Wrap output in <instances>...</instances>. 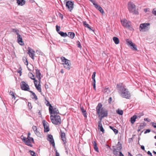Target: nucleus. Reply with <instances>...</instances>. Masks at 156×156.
Wrapping results in <instances>:
<instances>
[{
  "mask_svg": "<svg viewBox=\"0 0 156 156\" xmlns=\"http://www.w3.org/2000/svg\"><path fill=\"white\" fill-rule=\"evenodd\" d=\"M116 89L120 95L123 98L129 99L131 97V94L126 86L122 83L117 84Z\"/></svg>",
  "mask_w": 156,
  "mask_h": 156,
  "instance_id": "nucleus-1",
  "label": "nucleus"
},
{
  "mask_svg": "<svg viewBox=\"0 0 156 156\" xmlns=\"http://www.w3.org/2000/svg\"><path fill=\"white\" fill-rule=\"evenodd\" d=\"M108 114V111L105 108L102 107L101 103L98 104V115L101 121L104 117H106Z\"/></svg>",
  "mask_w": 156,
  "mask_h": 156,
  "instance_id": "nucleus-2",
  "label": "nucleus"
},
{
  "mask_svg": "<svg viewBox=\"0 0 156 156\" xmlns=\"http://www.w3.org/2000/svg\"><path fill=\"white\" fill-rule=\"evenodd\" d=\"M127 7L129 12L133 15H137L139 14L138 9L136 8V6L133 2H129L127 4Z\"/></svg>",
  "mask_w": 156,
  "mask_h": 156,
  "instance_id": "nucleus-3",
  "label": "nucleus"
},
{
  "mask_svg": "<svg viewBox=\"0 0 156 156\" xmlns=\"http://www.w3.org/2000/svg\"><path fill=\"white\" fill-rule=\"evenodd\" d=\"M50 119L52 123L55 125H60L61 123V120L59 115L56 114L54 115H51Z\"/></svg>",
  "mask_w": 156,
  "mask_h": 156,
  "instance_id": "nucleus-4",
  "label": "nucleus"
},
{
  "mask_svg": "<svg viewBox=\"0 0 156 156\" xmlns=\"http://www.w3.org/2000/svg\"><path fill=\"white\" fill-rule=\"evenodd\" d=\"M64 67L66 69L69 70L71 68V63L70 61L66 58L62 56L60 58Z\"/></svg>",
  "mask_w": 156,
  "mask_h": 156,
  "instance_id": "nucleus-5",
  "label": "nucleus"
},
{
  "mask_svg": "<svg viewBox=\"0 0 156 156\" xmlns=\"http://www.w3.org/2000/svg\"><path fill=\"white\" fill-rule=\"evenodd\" d=\"M150 25L149 23H144L141 24L140 26L139 30L140 31L142 32L146 31L150 29L149 27Z\"/></svg>",
  "mask_w": 156,
  "mask_h": 156,
  "instance_id": "nucleus-6",
  "label": "nucleus"
},
{
  "mask_svg": "<svg viewBox=\"0 0 156 156\" xmlns=\"http://www.w3.org/2000/svg\"><path fill=\"white\" fill-rule=\"evenodd\" d=\"M112 147V150L113 154L115 156H118L119 155L118 153L119 151V152L120 151H121L122 148V144H120L119 142L117 145L116 149L115 148V146H113Z\"/></svg>",
  "mask_w": 156,
  "mask_h": 156,
  "instance_id": "nucleus-7",
  "label": "nucleus"
},
{
  "mask_svg": "<svg viewBox=\"0 0 156 156\" xmlns=\"http://www.w3.org/2000/svg\"><path fill=\"white\" fill-rule=\"evenodd\" d=\"M122 24L123 26L129 29L130 30H133V28L131 26V23L127 20L125 19L121 20Z\"/></svg>",
  "mask_w": 156,
  "mask_h": 156,
  "instance_id": "nucleus-8",
  "label": "nucleus"
},
{
  "mask_svg": "<svg viewBox=\"0 0 156 156\" xmlns=\"http://www.w3.org/2000/svg\"><path fill=\"white\" fill-rule=\"evenodd\" d=\"M20 88L25 91H29L30 88L28 85L24 81H22L20 84Z\"/></svg>",
  "mask_w": 156,
  "mask_h": 156,
  "instance_id": "nucleus-9",
  "label": "nucleus"
},
{
  "mask_svg": "<svg viewBox=\"0 0 156 156\" xmlns=\"http://www.w3.org/2000/svg\"><path fill=\"white\" fill-rule=\"evenodd\" d=\"M49 110L50 114H59V112L58 108H53L51 105H50V107H49Z\"/></svg>",
  "mask_w": 156,
  "mask_h": 156,
  "instance_id": "nucleus-10",
  "label": "nucleus"
},
{
  "mask_svg": "<svg viewBox=\"0 0 156 156\" xmlns=\"http://www.w3.org/2000/svg\"><path fill=\"white\" fill-rule=\"evenodd\" d=\"M74 3L71 1H69L66 2V7L70 11L73 9V8Z\"/></svg>",
  "mask_w": 156,
  "mask_h": 156,
  "instance_id": "nucleus-11",
  "label": "nucleus"
},
{
  "mask_svg": "<svg viewBox=\"0 0 156 156\" xmlns=\"http://www.w3.org/2000/svg\"><path fill=\"white\" fill-rule=\"evenodd\" d=\"M127 44L131 47V49L134 51H137L136 46L135 44L133 43L131 41H129L128 39L126 40Z\"/></svg>",
  "mask_w": 156,
  "mask_h": 156,
  "instance_id": "nucleus-12",
  "label": "nucleus"
},
{
  "mask_svg": "<svg viewBox=\"0 0 156 156\" xmlns=\"http://www.w3.org/2000/svg\"><path fill=\"white\" fill-rule=\"evenodd\" d=\"M47 140L49 141L50 144H51L52 146L54 147L55 146L54 140L53 138V136L51 135H48Z\"/></svg>",
  "mask_w": 156,
  "mask_h": 156,
  "instance_id": "nucleus-13",
  "label": "nucleus"
},
{
  "mask_svg": "<svg viewBox=\"0 0 156 156\" xmlns=\"http://www.w3.org/2000/svg\"><path fill=\"white\" fill-rule=\"evenodd\" d=\"M17 42L20 45H23L24 44V43L23 41L22 37L20 34L17 35Z\"/></svg>",
  "mask_w": 156,
  "mask_h": 156,
  "instance_id": "nucleus-14",
  "label": "nucleus"
},
{
  "mask_svg": "<svg viewBox=\"0 0 156 156\" xmlns=\"http://www.w3.org/2000/svg\"><path fill=\"white\" fill-rule=\"evenodd\" d=\"M40 82H39V83L38 85L37 84V83L38 82V81L37 80H35L34 81V83L35 85V86L36 88V89L38 90V91L40 92H41V86L40 85Z\"/></svg>",
  "mask_w": 156,
  "mask_h": 156,
  "instance_id": "nucleus-15",
  "label": "nucleus"
},
{
  "mask_svg": "<svg viewBox=\"0 0 156 156\" xmlns=\"http://www.w3.org/2000/svg\"><path fill=\"white\" fill-rule=\"evenodd\" d=\"M60 133L61 139L62 140L63 144H65L66 143L65 133L64 132H62L61 130Z\"/></svg>",
  "mask_w": 156,
  "mask_h": 156,
  "instance_id": "nucleus-16",
  "label": "nucleus"
},
{
  "mask_svg": "<svg viewBox=\"0 0 156 156\" xmlns=\"http://www.w3.org/2000/svg\"><path fill=\"white\" fill-rule=\"evenodd\" d=\"M35 51L31 49L30 48H28V54L33 59H34Z\"/></svg>",
  "mask_w": 156,
  "mask_h": 156,
  "instance_id": "nucleus-17",
  "label": "nucleus"
},
{
  "mask_svg": "<svg viewBox=\"0 0 156 156\" xmlns=\"http://www.w3.org/2000/svg\"><path fill=\"white\" fill-rule=\"evenodd\" d=\"M35 71L36 76L38 78L39 80V82H40L41 81V77H40V76L41 75V74L40 72V71L39 69H35Z\"/></svg>",
  "mask_w": 156,
  "mask_h": 156,
  "instance_id": "nucleus-18",
  "label": "nucleus"
},
{
  "mask_svg": "<svg viewBox=\"0 0 156 156\" xmlns=\"http://www.w3.org/2000/svg\"><path fill=\"white\" fill-rule=\"evenodd\" d=\"M101 121H100L98 122V129H100V131L103 133H104L105 130L103 128L101 124Z\"/></svg>",
  "mask_w": 156,
  "mask_h": 156,
  "instance_id": "nucleus-19",
  "label": "nucleus"
},
{
  "mask_svg": "<svg viewBox=\"0 0 156 156\" xmlns=\"http://www.w3.org/2000/svg\"><path fill=\"white\" fill-rule=\"evenodd\" d=\"M17 3L19 5L23 6L25 4L24 0H17Z\"/></svg>",
  "mask_w": 156,
  "mask_h": 156,
  "instance_id": "nucleus-20",
  "label": "nucleus"
},
{
  "mask_svg": "<svg viewBox=\"0 0 156 156\" xmlns=\"http://www.w3.org/2000/svg\"><path fill=\"white\" fill-rule=\"evenodd\" d=\"M80 110L81 112H82V114L84 116V117L85 118H87V112L86 110L84 109L83 107H80Z\"/></svg>",
  "mask_w": 156,
  "mask_h": 156,
  "instance_id": "nucleus-21",
  "label": "nucleus"
},
{
  "mask_svg": "<svg viewBox=\"0 0 156 156\" xmlns=\"http://www.w3.org/2000/svg\"><path fill=\"white\" fill-rule=\"evenodd\" d=\"M32 129L34 131L35 133L37 135L39 136L40 133L37 131V128L36 126H32Z\"/></svg>",
  "mask_w": 156,
  "mask_h": 156,
  "instance_id": "nucleus-22",
  "label": "nucleus"
},
{
  "mask_svg": "<svg viewBox=\"0 0 156 156\" xmlns=\"http://www.w3.org/2000/svg\"><path fill=\"white\" fill-rule=\"evenodd\" d=\"M146 126V124L144 122L141 123L140 125L139 126L137 129V131L139 132L140 131L141 129H143L144 126Z\"/></svg>",
  "mask_w": 156,
  "mask_h": 156,
  "instance_id": "nucleus-23",
  "label": "nucleus"
},
{
  "mask_svg": "<svg viewBox=\"0 0 156 156\" xmlns=\"http://www.w3.org/2000/svg\"><path fill=\"white\" fill-rule=\"evenodd\" d=\"M67 36L72 39L75 36V34L73 32H69Z\"/></svg>",
  "mask_w": 156,
  "mask_h": 156,
  "instance_id": "nucleus-24",
  "label": "nucleus"
},
{
  "mask_svg": "<svg viewBox=\"0 0 156 156\" xmlns=\"http://www.w3.org/2000/svg\"><path fill=\"white\" fill-rule=\"evenodd\" d=\"M24 143L26 145L32 147L33 146V145L32 144L31 141H30V140L28 139L27 138V139L24 142Z\"/></svg>",
  "mask_w": 156,
  "mask_h": 156,
  "instance_id": "nucleus-25",
  "label": "nucleus"
},
{
  "mask_svg": "<svg viewBox=\"0 0 156 156\" xmlns=\"http://www.w3.org/2000/svg\"><path fill=\"white\" fill-rule=\"evenodd\" d=\"M137 117L136 115H133L130 119L131 122L132 124H133L136 121Z\"/></svg>",
  "mask_w": 156,
  "mask_h": 156,
  "instance_id": "nucleus-26",
  "label": "nucleus"
},
{
  "mask_svg": "<svg viewBox=\"0 0 156 156\" xmlns=\"http://www.w3.org/2000/svg\"><path fill=\"white\" fill-rule=\"evenodd\" d=\"M28 76L32 80H34V81L35 80H37L34 78V76L32 73H29L28 74Z\"/></svg>",
  "mask_w": 156,
  "mask_h": 156,
  "instance_id": "nucleus-27",
  "label": "nucleus"
},
{
  "mask_svg": "<svg viewBox=\"0 0 156 156\" xmlns=\"http://www.w3.org/2000/svg\"><path fill=\"white\" fill-rule=\"evenodd\" d=\"M92 143L94 149L96 152H98V146L96 142V141H94Z\"/></svg>",
  "mask_w": 156,
  "mask_h": 156,
  "instance_id": "nucleus-28",
  "label": "nucleus"
},
{
  "mask_svg": "<svg viewBox=\"0 0 156 156\" xmlns=\"http://www.w3.org/2000/svg\"><path fill=\"white\" fill-rule=\"evenodd\" d=\"M58 34H59L62 37H66L67 36V34L66 33H64L61 31L58 32Z\"/></svg>",
  "mask_w": 156,
  "mask_h": 156,
  "instance_id": "nucleus-29",
  "label": "nucleus"
},
{
  "mask_svg": "<svg viewBox=\"0 0 156 156\" xmlns=\"http://www.w3.org/2000/svg\"><path fill=\"white\" fill-rule=\"evenodd\" d=\"M83 24L84 26L86 27H87L88 29H89L90 30H92L91 28L89 26V25L87 23V22L86 21H83Z\"/></svg>",
  "mask_w": 156,
  "mask_h": 156,
  "instance_id": "nucleus-30",
  "label": "nucleus"
},
{
  "mask_svg": "<svg viewBox=\"0 0 156 156\" xmlns=\"http://www.w3.org/2000/svg\"><path fill=\"white\" fill-rule=\"evenodd\" d=\"M113 39L114 42L116 44H118L119 43V40L118 38L116 37H114Z\"/></svg>",
  "mask_w": 156,
  "mask_h": 156,
  "instance_id": "nucleus-31",
  "label": "nucleus"
},
{
  "mask_svg": "<svg viewBox=\"0 0 156 156\" xmlns=\"http://www.w3.org/2000/svg\"><path fill=\"white\" fill-rule=\"evenodd\" d=\"M102 91L104 93H106L107 94H108L110 92V89L108 87H105L103 90Z\"/></svg>",
  "mask_w": 156,
  "mask_h": 156,
  "instance_id": "nucleus-32",
  "label": "nucleus"
},
{
  "mask_svg": "<svg viewBox=\"0 0 156 156\" xmlns=\"http://www.w3.org/2000/svg\"><path fill=\"white\" fill-rule=\"evenodd\" d=\"M92 79V85L93 86V88L95 90H96V81L95 78Z\"/></svg>",
  "mask_w": 156,
  "mask_h": 156,
  "instance_id": "nucleus-33",
  "label": "nucleus"
},
{
  "mask_svg": "<svg viewBox=\"0 0 156 156\" xmlns=\"http://www.w3.org/2000/svg\"><path fill=\"white\" fill-rule=\"evenodd\" d=\"M109 127L111 129H112L114 131L115 133V134H116L118 133V130L116 129L114 127L110 126Z\"/></svg>",
  "mask_w": 156,
  "mask_h": 156,
  "instance_id": "nucleus-34",
  "label": "nucleus"
},
{
  "mask_svg": "<svg viewBox=\"0 0 156 156\" xmlns=\"http://www.w3.org/2000/svg\"><path fill=\"white\" fill-rule=\"evenodd\" d=\"M98 10L101 13L102 15L105 13L104 12L102 8L100 6L98 5Z\"/></svg>",
  "mask_w": 156,
  "mask_h": 156,
  "instance_id": "nucleus-35",
  "label": "nucleus"
},
{
  "mask_svg": "<svg viewBox=\"0 0 156 156\" xmlns=\"http://www.w3.org/2000/svg\"><path fill=\"white\" fill-rule=\"evenodd\" d=\"M106 149L107 150H105L106 152L107 153H109L110 151L112 150V149L108 145H106Z\"/></svg>",
  "mask_w": 156,
  "mask_h": 156,
  "instance_id": "nucleus-36",
  "label": "nucleus"
},
{
  "mask_svg": "<svg viewBox=\"0 0 156 156\" xmlns=\"http://www.w3.org/2000/svg\"><path fill=\"white\" fill-rule=\"evenodd\" d=\"M31 97L32 99H35L36 100H37L38 99L37 96L34 93H33V94L31 95Z\"/></svg>",
  "mask_w": 156,
  "mask_h": 156,
  "instance_id": "nucleus-37",
  "label": "nucleus"
},
{
  "mask_svg": "<svg viewBox=\"0 0 156 156\" xmlns=\"http://www.w3.org/2000/svg\"><path fill=\"white\" fill-rule=\"evenodd\" d=\"M23 60L25 65L27 66L28 65V62L27 58L25 57H23Z\"/></svg>",
  "mask_w": 156,
  "mask_h": 156,
  "instance_id": "nucleus-38",
  "label": "nucleus"
},
{
  "mask_svg": "<svg viewBox=\"0 0 156 156\" xmlns=\"http://www.w3.org/2000/svg\"><path fill=\"white\" fill-rule=\"evenodd\" d=\"M117 113L121 115H122L123 114V111L121 110L118 109L116 111Z\"/></svg>",
  "mask_w": 156,
  "mask_h": 156,
  "instance_id": "nucleus-39",
  "label": "nucleus"
},
{
  "mask_svg": "<svg viewBox=\"0 0 156 156\" xmlns=\"http://www.w3.org/2000/svg\"><path fill=\"white\" fill-rule=\"evenodd\" d=\"M12 31L13 32L15 33L17 35L20 34H19V31L18 30H17L15 29H12Z\"/></svg>",
  "mask_w": 156,
  "mask_h": 156,
  "instance_id": "nucleus-40",
  "label": "nucleus"
},
{
  "mask_svg": "<svg viewBox=\"0 0 156 156\" xmlns=\"http://www.w3.org/2000/svg\"><path fill=\"white\" fill-rule=\"evenodd\" d=\"M50 129L48 126H46L44 128V131L45 132H48L49 131Z\"/></svg>",
  "mask_w": 156,
  "mask_h": 156,
  "instance_id": "nucleus-41",
  "label": "nucleus"
},
{
  "mask_svg": "<svg viewBox=\"0 0 156 156\" xmlns=\"http://www.w3.org/2000/svg\"><path fill=\"white\" fill-rule=\"evenodd\" d=\"M76 43L78 47L81 48H82V46L80 42L78 41H77L76 42Z\"/></svg>",
  "mask_w": 156,
  "mask_h": 156,
  "instance_id": "nucleus-42",
  "label": "nucleus"
},
{
  "mask_svg": "<svg viewBox=\"0 0 156 156\" xmlns=\"http://www.w3.org/2000/svg\"><path fill=\"white\" fill-rule=\"evenodd\" d=\"M29 152H30V154L32 156H36L35 153L34 151L30 150Z\"/></svg>",
  "mask_w": 156,
  "mask_h": 156,
  "instance_id": "nucleus-43",
  "label": "nucleus"
},
{
  "mask_svg": "<svg viewBox=\"0 0 156 156\" xmlns=\"http://www.w3.org/2000/svg\"><path fill=\"white\" fill-rule=\"evenodd\" d=\"M9 94L10 95H11L12 96V97L13 98H14L15 99L16 97H15V96L14 95V93L13 92L11 91L9 92Z\"/></svg>",
  "mask_w": 156,
  "mask_h": 156,
  "instance_id": "nucleus-44",
  "label": "nucleus"
},
{
  "mask_svg": "<svg viewBox=\"0 0 156 156\" xmlns=\"http://www.w3.org/2000/svg\"><path fill=\"white\" fill-rule=\"evenodd\" d=\"M20 69H21V70L19 69L17 70V72L18 73H19L20 74V76H21L22 72V69L21 67H20Z\"/></svg>",
  "mask_w": 156,
  "mask_h": 156,
  "instance_id": "nucleus-45",
  "label": "nucleus"
},
{
  "mask_svg": "<svg viewBox=\"0 0 156 156\" xmlns=\"http://www.w3.org/2000/svg\"><path fill=\"white\" fill-rule=\"evenodd\" d=\"M56 31L58 33V32H59L60 31L59 30L60 29V27L57 25L56 26Z\"/></svg>",
  "mask_w": 156,
  "mask_h": 156,
  "instance_id": "nucleus-46",
  "label": "nucleus"
},
{
  "mask_svg": "<svg viewBox=\"0 0 156 156\" xmlns=\"http://www.w3.org/2000/svg\"><path fill=\"white\" fill-rule=\"evenodd\" d=\"M24 143V142L27 139L25 137H24L23 135H22L21 137Z\"/></svg>",
  "mask_w": 156,
  "mask_h": 156,
  "instance_id": "nucleus-47",
  "label": "nucleus"
},
{
  "mask_svg": "<svg viewBox=\"0 0 156 156\" xmlns=\"http://www.w3.org/2000/svg\"><path fill=\"white\" fill-rule=\"evenodd\" d=\"M152 13L154 15L156 16V8H154L152 11Z\"/></svg>",
  "mask_w": 156,
  "mask_h": 156,
  "instance_id": "nucleus-48",
  "label": "nucleus"
},
{
  "mask_svg": "<svg viewBox=\"0 0 156 156\" xmlns=\"http://www.w3.org/2000/svg\"><path fill=\"white\" fill-rule=\"evenodd\" d=\"M92 2L93 3V4L95 5V8L98 9V4L95 3L94 0V1H92Z\"/></svg>",
  "mask_w": 156,
  "mask_h": 156,
  "instance_id": "nucleus-49",
  "label": "nucleus"
},
{
  "mask_svg": "<svg viewBox=\"0 0 156 156\" xmlns=\"http://www.w3.org/2000/svg\"><path fill=\"white\" fill-rule=\"evenodd\" d=\"M27 138L28 139H29L30 141H32L33 143H34V141L33 138L30 137H27Z\"/></svg>",
  "mask_w": 156,
  "mask_h": 156,
  "instance_id": "nucleus-50",
  "label": "nucleus"
},
{
  "mask_svg": "<svg viewBox=\"0 0 156 156\" xmlns=\"http://www.w3.org/2000/svg\"><path fill=\"white\" fill-rule=\"evenodd\" d=\"M151 123L152 126L154 128H156V123L154 122H151Z\"/></svg>",
  "mask_w": 156,
  "mask_h": 156,
  "instance_id": "nucleus-51",
  "label": "nucleus"
},
{
  "mask_svg": "<svg viewBox=\"0 0 156 156\" xmlns=\"http://www.w3.org/2000/svg\"><path fill=\"white\" fill-rule=\"evenodd\" d=\"M54 150L55 152V156H59V153L57 152L56 149H55Z\"/></svg>",
  "mask_w": 156,
  "mask_h": 156,
  "instance_id": "nucleus-52",
  "label": "nucleus"
},
{
  "mask_svg": "<svg viewBox=\"0 0 156 156\" xmlns=\"http://www.w3.org/2000/svg\"><path fill=\"white\" fill-rule=\"evenodd\" d=\"M28 106L29 107V108L30 109H31L32 108V107L31 106V104L30 102H28Z\"/></svg>",
  "mask_w": 156,
  "mask_h": 156,
  "instance_id": "nucleus-53",
  "label": "nucleus"
},
{
  "mask_svg": "<svg viewBox=\"0 0 156 156\" xmlns=\"http://www.w3.org/2000/svg\"><path fill=\"white\" fill-rule=\"evenodd\" d=\"M95 74H96V72H94L92 76V78L94 79L95 78Z\"/></svg>",
  "mask_w": 156,
  "mask_h": 156,
  "instance_id": "nucleus-54",
  "label": "nucleus"
},
{
  "mask_svg": "<svg viewBox=\"0 0 156 156\" xmlns=\"http://www.w3.org/2000/svg\"><path fill=\"white\" fill-rule=\"evenodd\" d=\"M151 131V130L150 129H147L145 131L144 133L145 134H146L147 133H149Z\"/></svg>",
  "mask_w": 156,
  "mask_h": 156,
  "instance_id": "nucleus-55",
  "label": "nucleus"
},
{
  "mask_svg": "<svg viewBox=\"0 0 156 156\" xmlns=\"http://www.w3.org/2000/svg\"><path fill=\"white\" fill-rule=\"evenodd\" d=\"M144 119V121H147V122H150L151 121V120L148 118H145Z\"/></svg>",
  "mask_w": 156,
  "mask_h": 156,
  "instance_id": "nucleus-56",
  "label": "nucleus"
},
{
  "mask_svg": "<svg viewBox=\"0 0 156 156\" xmlns=\"http://www.w3.org/2000/svg\"><path fill=\"white\" fill-rule=\"evenodd\" d=\"M45 121H43V126H44V128H45L46 126H47V124L46 123H45Z\"/></svg>",
  "mask_w": 156,
  "mask_h": 156,
  "instance_id": "nucleus-57",
  "label": "nucleus"
},
{
  "mask_svg": "<svg viewBox=\"0 0 156 156\" xmlns=\"http://www.w3.org/2000/svg\"><path fill=\"white\" fill-rule=\"evenodd\" d=\"M112 98L111 97H110L108 99V102L109 103H111V102L112 101Z\"/></svg>",
  "mask_w": 156,
  "mask_h": 156,
  "instance_id": "nucleus-58",
  "label": "nucleus"
},
{
  "mask_svg": "<svg viewBox=\"0 0 156 156\" xmlns=\"http://www.w3.org/2000/svg\"><path fill=\"white\" fill-rule=\"evenodd\" d=\"M147 153L148 155H150L151 156H153L151 153L150 152V151H148Z\"/></svg>",
  "mask_w": 156,
  "mask_h": 156,
  "instance_id": "nucleus-59",
  "label": "nucleus"
},
{
  "mask_svg": "<svg viewBox=\"0 0 156 156\" xmlns=\"http://www.w3.org/2000/svg\"><path fill=\"white\" fill-rule=\"evenodd\" d=\"M119 156H124L123 154L122 153L121 151H119Z\"/></svg>",
  "mask_w": 156,
  "mask_h": 156,
  "instance_id": "nucleus-60",
  "label": "nucleus"
},
{
  "mask_svg": "<svg viewBox=\"0 0 156 156\" xmlns=\"http://www.w3.org/2000/svg\"><path fill=\"white\" fill-rule=\"evenodd\" d=\"M141 148L143 150H145V148H144V146H143V145L141 146Z\"/></svg>",
  "mask_w": 156,
  "mask_h": 156,
  "instance_id": "nucleus-61",
  "label": "nucleus"
},
{
  "mask_svg": "<svg viewBox=\"0 0 156 156\" xmlns=\"http://www.w3.org/2000/svg\"><path fill=\"white\" fill-rule=\"evenodd\" d=\"M50 105H51L50 103L49 102V101H48V103L46 104V105L47 106H49V107H50Z\"/></svg>",
  "mask_w": 156,
  "mask_h": 156,
  "instance_id": "nucleus-62",
  "label": "nucleus"
},
{
  "mask_svg": "<svg viewBox=\"0 0 156 156\" xmlns=\"http://www.w3.org/2000/svg\"><path fill=\"white\" fill-rule=\"evenodd\" d=\"M144 11L145 12H147L148 11V9H147V8L145 9H144Z\"/></svg>",
  "mask_w": 156,
  "mask_h": 156,
  "instance_id": "nucleus-63",
  "label": "nucleus"
},
{
  "mask_svg": "<svg viewBox=\"0 0 156 156\" xmlns=\"http://www.w3.org/2000/svg\"><path fill=\"white\" fill-rule=\"evenodd\" d=\"M128 156H133L132 154L129 152H128Z\"/></svg>",
  "mask_w": 156,
  "mask_h": 156,
  "instance_id": "nucleus-64",
  "label": "nucleus"
}]
</instances>
